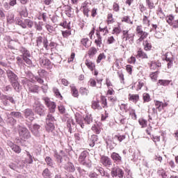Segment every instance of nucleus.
<instances>
[{"label": "nucleus", "mask_w": 178, "mask_h": 178, "mask_svg": "<svg viewBox=\"0 0 178 178\" xmlns=\"http://www.w3.org/2000/svg\"><path fill=\"white\" fill-rule=\"evenodd\" d=\"M91 108L94 111H102V109H108L109 104H108V99L104 95L100 96V99L93 100L92 102Z\"/></svg>", "instance_id": "f257e3e1"}, {"label": "nucleus", "mask_w": 178, "mask_h": 178, "mask_svg": "<svg viewBox=\"0 0 178 178\" xmlns=\"http://www.w3.org/2000/svg\"><path fill=\"white\" fill-rule=\"evenodd\" d=\"M15 24L20 26L22 29H33L34 22L30 19H23L22 17H17L15 19Z\"/></svg>", "instance_id": "f03ea898"}, {"label": "nucleus", "mask_w": 178, "mask_h": 178, "mask_svg": "<svg viewBox=\"0 0 178 178\" xmlns=\"http://www.w3.org/2000/svg\"><path fill=\"white\" fill-rule=\"evenodd\" d=\"M149 33L143 30V25H138L136 28V35L138 38L137 40L138 42H143L145 38L148 37Z\"/></svg>", "instance_id": "7ed1b4c3"}, {"label": "nucleus", "mask_w": 178, "mask_h": 178, "mask_svg": "<svg viewBox=\"0 0 178 178\" xmlns=\"http://www.w3.org/2000/svg\"><path fill=\"white\" fill-rule=\"evenodd\" d=\"M55 121V118L52 116L51 114H48L46 118V131H47L48 133H50V131H54L55 130V125L54 124V122Z\"/></svg>", "instance_id": "20e7f679"}, {"label": "nucleus", "mask_w": 178, "mask_h": 178, "mask_svg": "<svg viewBox=\"0 0 178 178\" xmlns=\"http://www.w3.org/2000/svg\"><path fill=\"white\" fill-rule=\"evenodd\" d=\"M87 151H83L81 153L78 162L80 165H83V166H86L87 168H90L91 166V161L87 160Z\"/></svg>", "instance_id": "39448f33"}, {"label": "nucleus", "mask_w": 178, "mask_h": 178, "mask_svg": "<svg viewBox=\"0 0 178 178\" xmlns=\"http://www.w3.org/2000/svg\"><path fill=\"white\" fill-rule=\"evenodd\" d=\"M18 133L19 136V138L23 141H26V140H29L31 137V134H30V131L27 129L26 127H19L18 129Z\"/></svg>", "instance_id": "423d86ee"}, {"label": "nucleus", "mask_w": 178, "mask_h": 178, "mask_svg": "<svg viewBox=\"0 0 178 178\" xmlns=\"http://www.w3.org/2000/svg\"><path fill=\"white\" fill-rule=\"evenodd\" d=\"M100 163L104 166V168H106L108 169V168H112V165L113 162L112 161V159L109 158L108 156L102 155L100 156Z\"/></svg>", "instance_id": "0eeeda50"}, {"label": "nucleus", "mask_w": 178, "mask_h": 178, "mask_svg": "<svg viewBox=\"0 0 178 178\" xmlns=\"http://www.w3.org/2000/svg\"><path fill=\"white\" fill-rule=\"evenodd\" d=\"M43 101L47 108H49V112L54 113L56 109V103H55V102H51V99L48 97H44Z\"/></svg>", "instance_id": "6e6552de"}, {"label": "nucleus", "mask_w": 178, "mask_h": 178, "mask_svg": "<svg viewBox=\"0 0 178 178\" xmlns=\"http://www.w3.org/2000/svg\"><path fill=\"white\" fill-rule=\"evenodd\" d=\"M154 106L156 109L158 111V112H163L165 111V108L169 104L166 102H161L159 100H154Z\"/></svg>", "instance_id": "1a4fd4ad"}, {"label": "nucleus", "mask_w": 178, "mask_h": 178, "mask_svg": "<svg viewBox=\"0 0 178 178\" xmlns=\"http://www.w3.org/2000/svg\"><path fill=\"white\" fill-rule=\"evenodd\" d=\"M134 33H131L129 29H125L122 31V38L124 41H129V40L134 41Z\"/></svg>", "instance_id": "9d476101"}, {"label": "nucleus", "mask_w": 178, "mask_h": 178, "mask_svg": "<svg viewBox=\"0 0 178 178\" xmlns=\"http://www.w3.org/2000/svg\"><path fill=\"white\" fill-rule=\"evenodd\" d=\"M111 176L112 177L123 178L124 176V172H123V170L121 168H114L111 170Z\"/></svg>", "instance_id": "9b49d317"}, {"label": "nucleus", "mask_w": 178, "mask_h": 178, "mask_svg": "<svg viewBox=\"0 0 178 178\" xmlns=\"http://www.w3.org/2000/svg\"><path fill=\"white\" fill-rule=\"evenodd\" d=\"M111 158L113 161L114 163L116 165H122L123 162V159H122V156L116 152H113L111 154Z\"/></svg>", "instance_id": "f8f14e48"}, {"label": "nucleus", "mask_w": 178, "mask_h": 178, "mask_svg": "<svg viewBox=\"0 0 178 178\" xmlns=\"http://www.w3.org/2000/svg\"><path fill=\"white\" fill-rule=\"evenodd\" d=\"M24 115L27 122H33L34 120V112H33V110L26 108L24 112Z\"/></svg>", "instance_id": "ddd939ff"}, {"label": "nucleus", "mask_w": 178, "mask_h": 178, "mask_svg": "<svg viewBox=\"0 0 178 178\" xmlns=\"http://www.w3.org/2000/svg\"><path fill=\"white\" fill-rule=\"evenodd\" d=\"M6 74L10 83H13V81H17L19 80L17 75L10 70L6 71Z\"/></svg>", "instance_id": "4468645a"}, {"label": "nucleus", "mask_w": 178, "mask_h": 178, "mask_svg": "<svg viewBox=\"0 0 178 178\" xmlns=\"http://www.w3.org/2000/svg\"><path fill=\"white\" fill-rule=\"evenodd\" d=\"M136 58L137 59H149L148 54L141 48H139L136 52Z\"/></svg>", "instance_id": "2eb2a0df"}, {"label": "nucleus", "mask_w": 178, "mask_h": 178, "mask_svg": "<svg viewBox=\"0 0 178 178\" xmlns=\"http://www.w3.org/2000/svg\"><path fill=\"white\" fill-rule=\"evenodd\" d=\"M146 6L149 10L155 9L156 5H158V0H145Z\"/></svg>", "instance_id": "dca6fc26"}, {"label": "nucleus", "mask_w": 178, "mask_h": 178, "mask_svg": "<svg viewBox=\"0 0 178 178\" xmlns=\"http://www.w3.org/2000/svg\"><path fill=\"white\" fill-rule=\"evenodd\" d=\"M143 47L144 51L146 52H149V51H152V43L149 40H145L143 41Z\"/></svg>", "instance_id": "f3484780"}, {"label": "nucleus", "mask_w": 178, "mask_h": 178, "mask_svg": "<svg viewBox=\"0 0 178 178\" xmlns=\"http://www.w3.org/2000/svg\"><path fill=\"white\" fill-rule=\"evenodd\" d=\"M128 99L129 102H133L134 104H137L140 101V95L138 94H131L128 95Z\"/></svg>", "instance_id": "a211bd4d"}, {"label": "nucleus", "mask_w": 178, "mask_h": 178, "mask_svg": "<svg viewBox=\"0 0 178 178\" xmlns=\"http://www.w3.org/2000/svg\"><path fill=\"white\" fill-rule=\"evenodd\" d=\"M95 35L96 38L95 39V44L96 47L101 48V46L102 45V36H101V33L99 32H96Z\"/></svg>", "instance_id": "6ab92c4d"}, {"label": "nucleus", "mask_w": 178, "mask_h": 178, "mask_svg": "<svg viewBox=\"0 0 178 178\" xmlns=\"http://www.w3.org/2000/svg\"><path fill=\"white\" fill-rule=\"evenodd\" d=\"M85 65L90 72H94V70H95V63L92 62L91 60L86 59L85 60Z\"/></svg>", "instance_id": "aec40b11"}, {"label": "nucleus", "mask_w": 178, "mask_h": 178, "mask_svg": "<svg viewBox=\"0 0 178 178\" xmlns=\"http://www.w3.org/2000/svg\"><path fill=\"white\" fill-rule=\"evenodd\" d=\"M88 56L90 59H92L94 56L98 54V49L95 47H90L87 51Z\"/></svg>", "instance_id": "412c9836"}, {"label": "nucleus", "mask_w": 178, "mask_h": 178, "mask_svg": "<svg viewBox=\"0 0 178 178\" xmlns=\"http://www.w3.org/2000/svg\"><path fill=\"white\" fill-rule=\"evenodd\" d=\"M172 83V80H168V79H159L157 82V86L163 87H168L169 84Z\"/></svg>", "instance_id": "4be33fe9"}, {"label": "nucleus", "mask_w": 178, "mask_h": 178, "mask_svg": "<svg viewBox=\"0 0 178 178\" xmlns=\"http://www.w3.org/2000/svg\"><path fill=\"white\" fill-rule=\"evenodd\" d=\"M115 19L113 17V14H112V13H109L107 15V18L106 20V23L108 26H109V24H113V23H115Z\"/></svg>", "instance_id": "5701e85b"}, {"label": "nucleus", "mask_w": 178, "mask_h": 178, "mask_svg": "<svg viewBox=\"0 0 178 178\" xmlns=\"http://www.w3.org/2000/svg\"><path fill=\"white\" fill-rule=\"evenodd\" d=\"M64 169L67 170V172H73L74 170H76V168H74V165H73L72 163L68 162L65 164Z\"/></svg>", "instance_id": "b1692460"}, {"label": "nucleus", "mask_w": 178, "mask_h": 178, "mask_svg": "<svg viewBox=\"0 0 178 178\" xmlns=\"http://www.w3.org/2000/svg\"><path fill=\"white\" fill-rule=\"evenodd\" d=\"M53 92L56 98H58V99H60V101H63V96H62V94H60V92L59 91V89H58V88H53Z\"/></svg>", "instance_id": "393cba45"}, {"label": "nucleus", "mask_w": 178, "mask_h": 178, "mask_svg": "<svg viewBox=\"0 0 178 178\" xmlns=\"http://www.w3.org/2000/svg\"><path fill=\"white\" fill-rule=\"evenodd\" d=\"M75 120L78 124H79L81 129H84V123H83V117L80 114L75 115Z\"/></svg>", "instance_id": "a878e982"}, {"label": "nucleus", "mask_w": 178, "mask_h": 178, "mask_svg": "<svg viewBox=\"0 0 178 178\" xmlns=\"http://www.w3.org/2000/svg\"><path fill=\"white\" fill-rule=\"evenodd\" d=\"M145 86H147V82L144 79H138L136 91H140V90H141L143 87H145Z\"/></svg>", "instance_id": "bb28decb"}, {"label": "nucleus", "mask_w": 178, "mask_h": 178, "mask_svg": "<svg viewBox=\"0 0 178 178\" xmlns=\"http://www.w3.org/2000/svg\"><path fill=\"white\" fill-rule=\"evenodd\" d=\"M81 44L85 47V48H90L91 47V41L88 38H82L81 40Z\"/></svg>", "instance_id": "cd10ccee"}, {"label": "nucleus", "mask_w": 178, "mask_h": 178, "mask_svg": "<svg viewBox=\"0 0 178 178\" xmlns=\"http://www.w3.org/2000/svg\"><path fill=\"white\" fill-rule=\"evenodd\" d=\"M96 33H99L100 34L104 35H108L109 34V29H108V26H105L104 28H102L101 26L99 27V30L97 31Z\"/></svg>", "instance_id": "c85d7f7f"}, {"label": "nucleus", "mask_w": 178, "mask_h": 178, "mask_svg": "<svg viewBox=\"0 0 178 178\" xmlns=\"http://www.w3.org/2000/svg\"><path fill=\"white\" fill-rule=\"evenodd\" d=\"M158 76H159V71H155L153 72H150L149 77L151 79L152 81H157Z\"/></svg>", "instance_id": "c756f323"}, {"label": "nucleus", "mask_w": 178, "mask_h": 178, "mask_svg": "<svg viewBox=\"0 0 178 178\" xmlns=\"http://www.w3.org/2000/svg\"><path fill=\"white\" fill-rule=\"evenodd\" d=\"M71 88V93L72 95L74 97V98H79V90H77V88H76V86H70Z\"/></svg>", "instance_id": "7c9ffc66"}, {"label": "nucleus", "mask_w": 178, "mask_h": 178, "mask_svg": "<svg viewBox=\"0 0 178 178\" xmlns=\"http://www.w3.org/2000/svg\"><path fill=\"white\" fill-rule=\"evenodd\" d=\"M142 23L143 26H147V27H149V26H151V21L149 20V17L144 15L142 19Z\"/></svg>", "instance_id": "2f4dec72"}, {"label": "nucleus", "mask_w": 178, "mask_h": 178, "mask_svg": "<svg viewBox=\"0 0 178 178\" xmlns=\"http://www.w3.org/2000/svg\"><path fill=\"white\" fill-rule=\"evenodd\" d=\"M157 176H159L160 178H168V174H166V171L162 168L157 170Z\"/></svg>", "instance_id": "473e14b6"}, {"label": "nucleus", "mask_w": 178, "mask_h": 178, "mask_svg": "<svg viewBox=\"0 0 178 178\" xmlns=\"http://www.w3.org/2000/svg\"><path fill=\"white\" fill-rule=\"evenodd\" d=\"M143 104H147L148 102H150L151 101V95H149V93L145 92L143 94Z\"/></svg>", "instance_id": "72a5a7b5"}, {"label": "nucleus", "mask_w": 178, "mask_h": 178, "mask_svg": "<svg viewBox=\"0 0 178 178\" xmlns=\"http://www.w3.org/2000/svg\"><path fill=\"white\" fill-rule=\"evenodd\" d=\"M11 86L13 87L14 90L19 92L20 91V83H19V81L17 80L15 81L11 82Z\"/></svg>", "instance_id": "f704fd0d"}, {"label": "nucleus", "mask_w": 178, "mask_h": 178, "mask_svg": "<svg viewBox=\"0 0 178 178\" xmlns=\"http://www.w3.org/2000/svg\"><path fill=\"white\" fill-rule=\"evenodd\" d=\"M105 59H106V56L105 55V53H100L97 56V58L96 59V63L97 64L101 63V62H102V60H105Z\"/></svg>", "instance_id": "c9c22d12"}, {"label": "nucleus", "mask_w": 178, "mask_h": 178, "mask_svg": "<svg viewBox=\"0 0 178 178\" xmlns=\"http://www.w3.org/2000/svg\"><path fill=\"white\" fill-rule=\"evenodd\" d=\"M10 148L15 154H20V152H22V148L17 145L13 144Z\"/></svg>", "instance_id": "e433bc0d"}, {"label": "nucleus", "mask_w": 178, "mask_h": 178, "mask_svg": "<svg viewBox=\"0 0 178 178\" xmlns=\"http://www.w3.org/2000/svg\"><path fill=\"white\" fill-rule=\"evenodd\" d=\"M138 123L141 126L142 129H145L148 126V121L144 118H140L138 120Z\"/></svg>", "instance_id": "4c0bfd02"}, {"label": "nucleus", "mask_w": 178, "mask_h": 178, "mask_svg": "<svg viewBox=\"0 0 178 178\" xmlns=\"http://www.w3.org/2000/svg\"><path fill=\"white\" fill-rule=\"evenodd\" d=\"M79 92H80L81 95L87 97V95H88V94H90V90H88V89H87V88L81 87L79 88Z\"/></svg>", "instance_id": "58836bf2"}, {"label": "nucleus", "mask_w": 178, "mask_h": 178, "mask_svg": "<svg viewBox=\"0 0 178 178\" xmlns=\"http://www.w3.org/2000/svg\"><path fill=\"white\" fill-rule=\"evenodd\" d=\"M109 102H111L110 106H113L118 102V97L116 96L108 97Z\"/></svg>", "instance_id": "ea45409f"}, {"label": "nucleus", "mask_w": 178, "mask_h": 178, "mask_svg": "<svg viewBox=\"0 0 178 178\" xmlns=\"http://www.w3.org/2000/svg\"><path fill=\"white\" fill-rule=\"evenodd\" d=\"M61 34L63 38H69L70 35H72V30L67 29L65 31H62Z\"/></svg>", "instance_id": "a19ab883"}, {"label": "nucleus", "mask_w": 178, "mask_h": 178, "mask_svg": "<svg viewBox=\"0 0 178 178\" xmlns=\"http://www.w3.org/2000/svg\"><path fill=\"white\" fill-rule=\"evenodd\" d=\"M21 52L22 54V58H31V54H30V51L29 50L22 48Z\"/></svg>", "instance_id": "79ce46f5"}, {"label": "nucleus", "mask_w": 178, "mask_h": 178, "mask_svg": "<svg viewBox=\"0 0 178 178\" xmlns=\"http://www.w3.org/2000/svg\"><path fill=\"white\" fill-rule=\"evenodd\" d=\"M60 26L63 27V29H67V30H72V27L70 26V22L67 23V21H63L60 22Z\"/></svg>", "instance_id": "37998d69"}, {"label": "nucleus", "mask_w": 178, "mask_h": 178, "mask_svg": "<svg viewBox=\"0 0 178 178\" xmlns=\"http://www.w3.org/2000/svg\"><path fill=\"white\" fill-rule=\"evenodd\" d=\"M1 99H2V101L8 100V101H10V102H11V104H15V99H13V97H10V96H8L6 95H2Z\"/></svg>", "instance_id": "c03bdc74"}, {"label": "nucleus", "mask_w": 178, "mask_h": 178, "mask_svg": "<svg viewBox=\"0 0 178 178\" xmlns=\"http://www.w3.org/2000/svg\"><path fill=\"white\" fill-rule=\"evenodd\" d=\"M165 60H166L167 62L170 60H175V57H173V54H172V52L165 53Z\"/></svg>", "instance_id": "a18cd8bd"}, {"label": "nucleus", "mask_w": 178, "mask_h": 178, "mask_svg": "<svg viewBox=\"0 0 178 178\" xmlns=\"http://www.w3.org/2000/svg\"><path fill=\"white\" fill-rule=\"evenodd\" d=\"M40 63L42 66H50L51 65V60L48 58H43L40 60Z\"/></svg>", "instance_id": "49530a36"}, {"label": "nucleus", "mask_w": 178, "mask_h": 178, "mask_svg": "<svg viewBox=\"0 0 178 178\" xmlns=\"http://www.w3.org/2000/svg\"><path fill=\"white\" fill-rule=\"evenodd\" d=\"M44 161L48 166H50V168H54V161H52L51 157L46 156Z\"/></svg>", "instance_id": "de8ad7c7"}, {"label": "nucleus", "mask_w": 178, "mask_h": 178, "mask_svg": "<svg viewBox=\"0 0 178 178\" xmlns=\"http://www.w3.org/2000/svg\"><path fill=\"white\" fill-rule=\"evenodd\" d=\"M72 126H74L76 124V123H74V121L73 120V119L70 118L67 120V126L69 129L70 133H72Z\"/></svg>", "instance_id": "09e8293b"}, {"label": "nucleus", "mask_w": 178, "mask_h": 178, "mask_svg": "<svg viewBox=\"0 0 178 178\" xmlns=\"http://www.w3.org/2000/svg\"><path fill=\"white\" fill-rule=\"evenodd\" d=\"M122 33V29L120 26H115L113 29L112 34H115V35H119Z\"/></svg>", "instance_id": "8fccbe9b"}, {"label": "nucleus", "mask_w": 178, "mask_h": 178, "mask_svg": "<svg viewBox=\"0 0 178 178\" xmlns=\"http://www.w3.org/2000/svg\"><path fill=\"white\" fill-rule=\"evenodd\" d=\"M7 22L10 24H12V23H15V14L10 13L7 17Z\"/></svg>", "instance_id": "3c124183"}, {"label": "nucleus", "mask_w": 178, "mask_h": 178, "mask_svg": "<svg viewBox=\"0 0 178 178\" xmlns=\"http://www.w3.org/2000/svg\"><path fill=\"white\" fill-rule=\"evenodd\" d=\"M122 23H130V24H133V22H131V20L130 19V16L127 15V16H124L122 19H121Z\"/></svg>", "instance_id": "603ef678"}, {"label": "nucleus", "mask_w": 178, "mask_h": 178, "mask_svg": "<svg viewBox=\"0 0 178 178\" xmlns=\"http://www.w3.org/2000/svg\"><path fill=\"white\" fill-rule=\"evenodd\" d=\"M92 143H89L90 147H94L95 145L96 141H98V136L92 135L91 139Z\"/></svg>", "instance_id": "864d4df0"}, {"label": "nucleus", "mask_w": 178, "mask_h": 178, "mask_svg": "<svg viewBox=\"0 0 178 178\" xmlns=\"http://www.w3.org/2000/svg\"><path fill=\"white\" fill-rule=\"evenodd\" d=\"M114 138H117L118 141L119 143H122V141H124V140H126V135H115Z\"/></svg>", "instance_id": "5fc2aeb1"}, {"label": "nucleus", "mask_w": 178, "mask_h": 178, "mask_svg": "<svg viewBox=\"0 0 178 178\" xmlns=\"http://www.w3.org/2000/svg\"><path fill=\"white\" fill-rule=\"evenodd\" d=\"M42 176L44 178L51 177V171H49V169L45 168L42 172Z\"/></svg>", "instance_id": "6e6d98bb"}, {"label": "nucleus", "mask_w": 178, "mask_h": 178, "mask_svg": "<svg viewBox=\"0 0 178 178\" xmlns=\"http://www.w3.org/2000/svg\"><path fill=\"white\" fill-rule=\"evenodd\" d=\"M45 29L49 33H50V34H52V33L55 31V28H54L52 25H50L49 24H45Z\"/></svg>", "instance_id": "4d7b16f0"}, {"label": "nucleus", "mask_w": 178, "mask_h": 178, "mask_svg": "<svg viewBox=\"0 0 178 178\" xmlns=\"http://www.w3.org/2000/svg\"><path fill=\"white\" fill-rule=\"evenodd\" d=\"M125 70L127 73L130 75L133 74V65H127L125 66Z\"/></svg>", "instance_id": "13d9d810"}, {"label": "nucleus", "mask_w": 178, "mask_h": 178, "mask_svg": "<svg viewBox=\"0 0 178 178\" xmlns=\"http://www.w3.org/2000/svg\"><path fill=\"white\" fill-rule=\"evenodd\" d=\"M174 20H175V17L173 15H170L167 17V23H168L170 26H172L173 24Z\"/></svg>", "instance_id": "bf43d9fd"}, {"label": "nucleus", "mask_w": 178, "mask_h": 178, "mask_svg": "<svg viewBox=\"0 0 178 178\" xmlns=\"http://www.w3.org/2000/svg\"><path fill=\"white\" fill-rule=\"evenodd\" d=\"M113 12L118 13L120 10V6H119V3L114 2L113 4Z\"/></svg>", "instance_id": "052dcab7"}, {"label": "nucleus", "mask_w": 178, "mask_h": 178, "mask_svg": "<svg viewBox=\"0 0 178 178\" xmlns=\"http://www.w3.org/2000/svg\"><path fill=\"white\" fill-rule=\"evenodd\" d=\"M84 121L87 124H91V123H92V117H91V115H86L84 118Z\"/></svg>", "instance_id": "680f3d73"}, {"label": "nucleus", "mask_w": 178, "mask_h": 178, "mask_svg": "<svg viewBox=\"0 0 178 178\" xmlns=\"http://www.w3.org/2000/svg\"><path fill=\"white\" fill-rule=\"evenodd\" d=\"M40 126L35 124H33V127L31 128V131H32V133H38V130H40Z\"/></svg>", "instance_id": "e2e57ef3"}, {"label": "nucleus", "mask_w": 178, "mask_h": 178, "mask_svg": "<svg viewBox=\"0 0 178 178\" xmlns=\"http://www.w3.org/2000/svg\"><path fill=\"white\" fill-rule=\"evenodd\" d=\"M22 59L24 60L26 65H29V66L33 65V61L30 59V57H23Z\"/></svg>", "instance_id": "0e129e2a"}, {"label": "nucleus", "mask_w": 178, "mask_h": 178, "mask_svg": "<svg viewBox=\"0 0 178 178\" xmlns=\"http://www.w3.org/2000/svg\"><path fill=\"white\" fill-rule=\"evenodd\" d=\"M92 130L95 134H99L101 133V128L99 127L93 126L92 127Z\"/></svg>", "instance_id": "69168bd1"}, {"label": "nucleus", "mask_w": 178, "mask_h": 178, "mask_svg": "<svg viewBox=\"0 0 178 178\" xmlns=\"http://www.w3.org/2000/svg\"><path fill=\"white\" fill-rule=\"evenodd\" d=\"M115 41V38L113 36H110L106 40V44L108 45H111V44H113Z\"/></svg>", "instance_id": "338daca9"}, {"label": "nucleus", "mask_w": 178, "mask_h": 178, "mask_svg": "<svg viewBox=\"0 0 178 178\" xmlns=\"http://www.w3.org/2000/svg\"><path fill=\"white\" fill-rule=\"evenodd\" d=\"M83 15L85 16H86V17H88V13H90V8H88V7H87V6H83Z\"/></svg>", "instance_id": "774afa93"}]
</instances>
